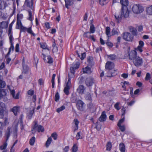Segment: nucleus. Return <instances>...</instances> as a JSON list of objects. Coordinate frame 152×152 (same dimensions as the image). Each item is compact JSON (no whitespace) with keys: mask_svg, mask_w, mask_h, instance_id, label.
Returning <instances> with one entry per match:
<instances>
[{"mask_svg":"<svg viewBox=\"0 0 152 152\" xmlns=\"http://www.w3.org/2000/svg\"><path fill=\"white\" fill-rule=\"evenodd\" d=\"M112 147V145L110 142H107L106 145V150L107 151H110V150Z\"/></svg>","mask_w":152,"mask_h":152,"instance_id":"nucleus-41","label":"nucleus"},{"mask_svg":"<svg viewBox=\"0 0 152 152\" xmlns=\"http://www.w3.org/2000/svg\"><path fill=\"white\" fill-rule=\"evenodd\" d=\"M108 57L110 60H115L117 57L116 56L115 54L110 55L108 56Z\"/></svg>","mask_w":152,"mask_h":152,"instance_id":"nucleus-42","label":"nucleus"},{"mask_svg":"<svg viewBox=\"0 0 152 152\" xmlns=\"http://www.w3.org/2000/svg\"><path fill=\"white\" fill-rule=\"evenodd\" d=\"M150 77V75L149 73H147L146 74V77H145V80H149Z\"/></svg>","mask_w":152,"mask_h":152,"instance_id":"nucleus-63","label":"nucleus"},{"mask_svg":"<svg viewBox=\"0 0 152 152\" xmlns=\"http://www.w3.org/2000/svg\"><path fill=\"white\" fill-rule=\"evenodd\" d=\"M57 136L58 135L57 133L54 132L51 134L50 137L48 138V147L50 145L52 141V140L51 137H53L54 140H57Z\"/></svg>","mask_w":152,"mask_h":152,"instance_id":"nucleus-11","label":"nucleus"},{"mask_svg":"<svg viewBox=\"0 0 152 152\" xmlns=\"http://www.w3.org/2000/svg\"><path fill=\"white\" fill-rule=\"evenodd\" d=\"M110 28L109 27H107L106 28V34L107 35L108 37H109L111 36L110 35Z\"/></svg>","mask_w":152,"mask_h":152,"instance_id":"nucleus-40","label":"nucleus"},{"mask_svg":"<svg viewBox=\"0 0 152 152\" xmlns=\"http://www.w3.org/2000/svg\"><path fill=\"white\" fill-rule=\"evenodd\" d=\"M7 143H5L0 147V149L1 150H4L2 152H7V150L5 149L7 148Z\"/></svg>","mask_w":152,"mask_h":152,"instance_id":"nucleus-29","label":"nucleus"},{"mask_svg":"<svg viewBox=\"0 0 152 152\" xmlns=\"http://www.w3.org/2000/svg\"><path fill=\"white\" fill-rule=\"evenodd\" d=\"M65 109V107L64 105H62L59 108H57L56 110V111L58 113H60Z\"/></svg>","mask_w":152,"mask_h":152,"instance_id":"nucleus-45","label":"nucleus"},{"mask_svg":"<svg viewBox=\"0 0 152 152\" xmlns=\"http://www.w3.org/2000/svg\"><path fill=\"white\" fill-rule=\"evenodd\" d=\"M83 73H86L87 74H90L91 72V69L88 66H87L83 69Z\"/></svg>","mask_w":152,"mask_h":152,"instance_id":"nucleus-20","label":"nucleus"},{"mask_svg":"<svg viewBox=\"0 0 152 152\" xmlns=\"http://www.w3.org/2000/svg\"><path fill=\"white\" fill-rule=\"evenodd\" d=\"M119 149L121 152H125V147L123 143H121L119 144Z\"/></svg>","mask_w":152,"mask_h":152,"instance_id":"nucleus-26","label":"nucleus"},{"mask_svg":"<svg viewBox=\"0 0 152 152\" xmlns=\"http://www.w3.org/2000/svg\"><path fill=\"white\" fill-rule=\"evenodd\" d=\"M53 62V58L50 56H48V63L52 64Z\"/></svg>","mask_w":152,"mask_h":152,"instance_id":"nucleus-56","label":"nucleus"},{"mask_svg":"<svg viewBox=\"0 0 152 152\" xmlns=\"http://www.w3.org/2000/svg\"><path fill=\"white\" fill-rule=\"evenodd\" d=\"M84 103L81 100H79L77 101L76 106L78 110L82 111L84 110L83 106Z\"/></svg>","mask_w":152,"mask_h":152,"instance_id":"nucleus-9","label":"nucleus"},{"mask_svg":"<svg viewBox=\"0 0 152 152\" xmlns=\"http://www.w3.org/2000/svg\"><path fill=\"white\" fill-rule=\"evenodd\" d=\"M86 56V53H81V57H80L81 60H83Z\"/></svg>","mask_w":152,"mask_h":152,"instance_id":"nucleus-62","label":"nucleus"},{"mask_svg":"<svg viewBox=\"0 0 152 152\" xmlns=\"http://www.w3.org/2000/svg\"><path fill=\"white\" fill-rule=\"evenodd\" d=\"M13 51L14 50V47L13 46V42L10 43V46L9 48L8 52L6 56V58L10 54V52L11 50Z\"/></svg>","mask_w":152,"mask_h":152,"instance_id":"nucleus-24","label":"nucleus"},{"mask_svg":"<svg viewBox=\"0 0 152 152\" xmlns=\"http://www.w3.org/2000/svg\"><path fill=\"white\" fill-rule=\"evenodd\" d=\"M28 12L29 17L28 19L31 21H32L33 19L31 11L30 10H28Z\"/></svg>","mask_w":152,"mask_h":152,"instance_id":"nucleus-34","label":"nucleus"},{"mask_svg":"<svg viewBox=\"0 0 152 152\" xmlns=\"http://www.w3.org/2000/svg\"><path fill=\"white\" fill-rule=\"evenodd\" d=\"M114 64L113 62L107 61L105 65V70L107 71V76L111 77L117 75L116 71L113 69Z\"/></svg>","mask_w":152,"mask_h":152,"instance_id":"nucleus-3","label":"nucleus"},{"mask_svg":"<svg viewBox=\"0 0 152 152\" xmlns=\"http://www.w3.org/2000/svg\"><path fill=\"white\" fill-rule=\"evenodd\" d=\"M90 33L89 31L85 32L84 33L83 36L84 37L89 38Z\"/></svg>","mask_w":152,"mask_h":152,"instance_id":"nucleus-47","label":"nucleus"},{"mask_svg":"<svg viewBox=\"0 0 152 152\" xmlns=\"http://www.w3.org/2000/svg\"><path fill=\"white\" fill-rule=\"evenodd\" d=\"M90 33H94L95 31V28L93 24H92L90 27Z\"/></svg>","mask_w":152,"mask_h":152,"instance_id":"nucleus-36","label":"nucleus"},{"mask_svg":"<svg viewBox=\"0 0 152 152\" xmlns=\"http://www.w3.org/2000/svg\"><path fill=\"white\" fill-rule=\"evenodd\" d=\"M129 59L132 61L134 65L136 67L142 66L143 61L142 58L137 56V53L135 50H132L128 52Z\"/></svg>","mask_w":152,"mask_h":152,"instance_id":"nucleus-2","label":"nucleus"},{"mask_svg":"<svg viewBox=\"0 0 152 152\" xmlns=\"http://www.w3.org/2000/svg\"><path fill=\"white\" fill-rule=\"evenodd\" d=\"M6 6V2L0 0V9H4Z\"/></svg>","mask_w":152,"mask_h":152,"instance_id":"nucleus-21","label":"nucleus"},{"mask_svg":"<svg viewBox=\"0 0 152 152\" xmlns=\"http://www.w3.org/2000/svg\"><path fill=\"white\" fill-rule=\"evenodd\" d=\"M118 126L119 127V129L122 132H124L125 131V128L124 126H121V125Z\"/></svg>","mask_w":152,"mask_h":152,"instance_id":"nucleus-57","label":"nucleus"},{"mask_svg":"<svg viewBox=\"0 0 152 152\" xmlns=\"http://www.w3.org/2000/svg\"><path fill=\"white\" fill-rule=\"evenodd\" d=\"M6 84L5 81L0 79V88H4L6 86ZM7 93L5 90L0 88V99L4 96L6 95Z\"/></svg>","mask_w":152,"mask_h":152,"instance_id":"nucleus-4","label":"nucleus"},{"mask_svg":"<svg viewBox=\"0 0 152 152\" xmlns=\"http://www.w3.org/2000/svg\"><path fill=\"white\" fill-rule=\"evenodd\" d=\"M7 87L10 91V93L12 95V97H13V96H14L15 93V90H11L10 88V86H7Z\"/></svg>","mask_w":152,"mask_h":152,"instance_id":"nucleus-52","label":"nucleus"},{"mask_svg":"<svg viewBox=\"0 0 152 152\" xmlns=\"http://www.w3.org/2000/svg\"><path fill=\"white\" fill-rule=\"evenodd\" d=\"M26 31L27 32L32 35L33 36H35V34L33 33L31 29V27H30L28 28H27Z\"/></svg>","mask_w":152,"mask_h":152,"instance_id":"nucleus-30","label":"nucleus"},{"mask_svg":"<svg viewBox=\"0 0 152 152\" xmlns=\"http://www.w3.org/2000/svg\"><path fill=\"white\" fill-rule=\"evenodd\" d=\"M119 103L118 102H117L114 105L115 108L117 109V110H118L120 109V108L119 107Z\"/></svg>","mask_w":152,"mask_h":152,"instance_id":"nucleus-64","label":"nucleus"},{"mask_svg":"<svg viewBox=\"0 0 152 152\" xmlns=\"http://www.w3.org/2000/svg\"><path fill=\"white\" fill-rule=\"evenodd\" d=\"M24 5L32 9L33 2L32 0H25Z\"/></svg>","mask_w":152,"mask_h":152,"instance_id":"nucleus-13","label":"nucleus"},{"mask_svg":"<svg viewBox=\"0 0 152 152\" xmlns=\"http://www.w3.org/2000/svg\"><path fill=\"white\" fill-rule=\"evenodd\" d=\"M120 3L122 7L119 14L116 13L114 15L115 18L118 23L121 21L123 17L127 18L129 15V11L127 8L129 4L128 0H120Z\"/></svg>","mask_w":152,"mask_h":152,"instance_id":"nucleus-1","label":"nucleus"},{"mask_svg":"<svg viewBox=\"0 0 152 152\" xmlns=\"http://www.w3.org/2000/svg\"><path fill=\"white\" fill-rule=\"evenodd\" d=\"M60 96L58 92H56L55 96V101L56 102H58Z\"/></svg>","mask_w":152,"mask_h":152,"instance_id":"nucleus-43","label":"nucleus"},{"mask_svg":"<svg viewBox=\"0 0 152 152\" xmlns=\"http://www.w3.org/2000/svg\"><path fill=\"white\" fill-rule=\"evenodd\" d=\"M35 141V138L34 137H33L29 140V144L32 146L34 145Z\"/></svg>","mask_w":152,"mask_h":152,"instance_id":"nucleus-33","label":"nucleus"},{"mask_svg":"<svg viewBox=\"0 0 152 152\" xmlns=\"http://www.w3.org/2000/svg\"><path fill=\"white\" fill-rule=\"evenodd\" d=\"M53 42L52 46L53 48L52 51L53 53L57 52L58 51V47L56 46V44L55 42V40L53 39L52 41Z\"/></svg>","mask_w":152,"mask_h":152,"instance_id":"nucleus-27","label":"nucleus"},{"mask_svg":"<svg viewBox=\"0 0 152 152\" xmlns=\"http://www.w3.org/2000/svg\"><path fill=\"white\" fill-rule=\"evenodd\" d=\"M65 4V6L67 9H69V6L72 5L74 3L73 0H64Z\"/></svg>","mask_w":152,"mask_h":152,"instance_id":"nucleus-16","label":"nucleus"},{"mask_svg":"<svg viewBox=\"0 0 152 152\" xmlns=\"http://www.w3.org/2000/svg\"><path fill=\"white\" fill-rule=\"evenodd\" d=\"M55 76H56L55 74H53L52 80H51V82L52 83V87L53 88H54V85H55L54 80H55Z\"/></svg>","mask_w":152,"mask_h":152,"instance_id":"nucleus-46","label":"nucleus"},{"mask_svg":"<svg viewBox=\"0 0 152 152\" xmlns=\"http://www.w3.org/2000/svg\"><path fill=\"white\" fill-rule=\"evenodd\" d=\"M80 65V63L79 62H76V63L72 65V67L75 68L74 69H77Z\"/></svg>","mask_w":152,"mask_h":152,"instance_id":"nucleus-50","label":"nucleus"},{"mask_svg":"<svg viewBox=\"0 0 152 152\" xmlns=\"http://www.w3.org/2000/svg\"><path fill=\"white\" fill-rule=\"evenodd\" d=\"M78 150V147L77 145L76 144H74L72 148V152H77Z\"/></svg>","mask_w":152,"mask_h":152,"instance_id":"nucleus-35","label":"nucleus"},{"mask_svg":"<svg viewBox=\"0 0 152 152\" xmlns=\"http://www.w3.org/2000/svg\"><path fill=\"white\" fill-rule=\"evenodd\" d=\"M94 79L91 76L87 77L85 81L86 84L88 87L91 86L94 83Z\"/></svg>","mask_w":152,"mask_h":152,"instance_id":"nucleus-8","label":"nucleus"},{"mask_svg":"<svg viewBox=\"0 0 152 152\" xmlns=\"http://www.w3.org/2000/svg\"><path fill=\"white\" fill-rule=\"evenodd\" d=\"M34 124L33 128L32 131H35L37 128V131L38 132H43L44 131V129L43 127L41 125H38L37 122L34 121Z\"/></svg>","mask_w":152,"mask_h":152,"instance_id":"nucleus-7","label":"nucleus"},{"mask_svg":"<svg viewBox=\"0 0 152 152\" xmlns=\"http://www.w3.org/2000/svg\"><path fill=\"white\" fill-rule=\"evenodd\" d=\"M123 39L125 41L132 42L133 39V36L130 33L128 32H124L122 34Z\"/></svg>","mask_w":152,"mask_h":152,"instance_id":"nucleus-5","label":"nucleus"},{"mask_svg":"<svg viewBox=\"0 0 152 152\" xmlns=\"http://www.w3.org/2000/svg\"><path fill=\"white\" fill-rule=\"evenodd\" d=\"M88 109L90 110H92L94 109V106L92 103L90 102L88 104Z\"/></svg>","mask_w":152,"mask_h":152,"instance_id":"nucleus-44","label":"nucleus"},{"mask_svg":"<svg viewBox=\"0 0 152 152\" xmlns=\"http://www.w3.org/2000/svg\"><path fill=\"white\" fill-rule=\"evenodd\" d=\"M11 127H8L5 134V136L6 138V141H7L10 136L11 134Z\"/></svg>","mask_w":152,"mask_h":152,"instance_id":"nucleus-15","label":"nucleus"},{"mask_svg":"<svg viewBox=\"0 0 152 152\" xmlns=\"http://www.w3.org/2000/svg\"><path fill=\"white\" fill-rule=\"evenodd\" d=\"M129 30L130 32L132 33V35L136 36L137 35V31L135 28L132 26H130L129 28Z\"/></svg>","mask_w":152,"mask_h":152,"instance_id":"nucleus-17","label":"nucleus"},{"mask_svg":"<svg viewBox=\"0 0 152 152\" xmlns=\"http://www.w3.org/2000/svg\"><path fill=\"white\" fill-rule=\"evenodd\" d=\"M147 13L150 15H152V5L148 7L147 9Z\"/></svg>","mask_w":152,"mask_h":152,"instance_id":"nucleus-32","label":"nucleus"},{"mask_svg":"<svg viewBox=\"0 0 152 152\" xmlns=\"http://www.w3.org/2000/svg\"><path fill=\"white\" fill-rule=\"evenodd\" d=\"M5 109V104L4 103L0 102V111H4Z\"/></svg>","mask_w":152,"mask_h":152,"instance_id":"nucleus-28","label":"nucleus"},{"mask_svg":"<svg viewBox=\"0 0 152 152\" xmlns=\"http://www.w3.org/2000/svg\"><path fill=\"white\" fill-rule=\"evenodd\" d=\"M40 45L41 48L43 49H45L47 48V45L45 43H40Z\"/></svg>","mask_w":152,"mask_h":152,"instance_id":"nucleus-53","label":"nucleus"},{"mask_svg":"<svg viewBox=\"0 0 152 152\" xmlns=\"http://www.w3.org/2000/svg\"><path fill=\"white\" fill-rule=\"evenodd\" d=\"M8 35L9 37V40L10 43H13L12 41L13 37L12 34L11 30V25L10 26V29L8 31Z\"/></svg>","mask_w":152,"mask_h":152,"instance_id":"nucleus-23","label":"nucleus"},{"mask_svg":"<svg viewBox=\"0 0 152 152\" xmlns=\"http://www.w3.org/2000/svg\"><path fill=\"white\" fill-rule=\"evenodd\" d=\"M71 79L70 78H68V81L66 84V87L70 88L71 86Z\"/></svg>","mask_w":152,"mask_h":152,"instance_id":"nucleus-51","label":"nucleus"},{"mask_svg":"<svg viewBox=\"0 0 152 152\" xmlns=\"http://www.w3.org/2000/svg\"><path fill=\"white\" fill-rule=\"evenodd\" d=\"M21 25H22L20 20L18 19L17 21L16 28L17 29H19L20 28V27Z\"/></svg>","mask_w":152,"mask_h":152,"instance_id":"nucleus-31","label":"nucleus"},{"mask_svg":"<svg viewBox=\"0 0 152 152\" xmlns=\"http://www.w3.org/2000/svg\"><path fill=\"white\" fill-rule=\"evenodd\" d=\"M20 107H19L14 106L11 109V111L13 112L15 115H17L18 112L19 110Z\"/></svg>","mask_w":152,"mask_h":152,"instance_id":"nucleus-18","label":"nucleus"},{"mask_svg":"<svg viewBox=\"0 0 152 152\" xmlns=\"http://www.w3.org/2000/svg\"><path fill=\"white\" fill-rule=\"evenodd\" d=\"M107 117L105 112L103 111L101 115L99 118L98 119L100 122H104L106 121Z\"/></svg>","mask_w":152,"mask_h":152,"instance_id":"nucleus-12","label":"nucleus"},{"mask_svg":"<svg viewBox=\"0 0 152 152\" xmlns=\"http://www.w3.org/2000/svg\"><path fill=\"white\" fill-rule=\"evenodd\" d=\"M27 28L21 25L20 27V31L25 32L26 31Z\"/></svg>","mask_w":152,"mask_h":152,"instance_id":"nucleus-59","label":"nucleus"},{"mask_svg":"<svg viewBox=\"0 0 152 152\" xmlns=\"http://www.w3.org/2000/svg\"><path fill=\"white\" fill-rule=\"evenodd\" d=\"M85 98L87 100H89L91 101V95L90 94H87L86 95Z\"/></svg>","mask_w":152,"mask_h":152,"instance_id":"nucleus-48","label":"nucleus"},{"mask_svg":"<svg viewBox=\"0 0 152 152\" xmlns=\"http://www.w3.org/2000/svg\"><path fill=\"white\" fill-rule=\"evenodd\" d=\"M70 100L72 103H75L78 101L77 100V97L74 96H71L70 98Z\"/></svg>","mask_w":152,"mask_h":152,"instance_id":"nucleus-37","label":"nucleus"},{"mask_svg":"<svg viewBox=\"0 0 152 152\" xmlns=\"http://www.w3.org/2000/svg\"><path fill=\"white\" fill-rule=\"evenodd\" d=\"M7 26V23L5 21H2L0 23V28H6Z\"/></svg>","mask_w":152,"mask_h":152,"instance_id":"nucleus-25","label":"nucleus"},{"mask_svg":"<svg viewBox=\"0 0 152 152\" xmlns=\"http://www.w3.org/2000/svg\"><path fill=\"white\" fill-rule=\"evenodd\" d=\"M93 59V58L91 56H88L87 57V62L88 66H92L94 65V62Z\"/></svg>","mask_w":152,"mask_h":152,"instance_id":"nucleus-14","label":"nucleus"},{"mask_svg":"<svg viewBox=\"0 0 152 152\" xmlns=\"http://www.w3.org/2000/svg\"><path fill=\"white\" fill-rule=\"evenodd\" d=\"M35 109V108H33L32 110H30L28 113L27 116L28 119H31V118L33 114L34 113Z\"/></svg>","mask_w":152,"mask_h":152,"instance_id":"nucleus-19","label":"nucleus"},{"mask_svg":"<svg viewBox=\"0 0 152 152\" xmlns=\"http://www.w3.org/2000/svg\"><path fill=\"white\" fill-rule=\"evenodd\" d=\"M99 4L101 5L106 4L108 2V0H99Z\"/></svg>","mask_w":152,"mask_h":152,"instance_id":"nucleus-38","label":"nucleus"},{"mask_svg":"<svg viewBox=\"0 0 152 152\" xmlns=\"http://www.w3.org/2000/svg\"><path fill=\"white\" fill-rule=\"evenodd\" d=\"M18 131V126H15L13 128V132L14 134L16 135Z\"/></svg>","mask_w":152,"mask_h":152,"instance_id":"nucleus-54","label":"nucleus"},{"mask_svg":"<svg viewBox=\"0 0 152 152\" xmlns=\"http://www.w3.org/2000/svg\"><path fill=\"white\" fill-rule=\"evenodd\" d=\"M132 10L135 14H139L141 13L143 11V7L139 4H135L133 6Z\"/></svg>","mask_w":152,"mask_h":152,"instance_id":"nucleus-6","label":"nucleus"},{"mask_svg":"<svg viewBox=\"0 0 152 152\" xmlns=\"http://www.w3.org/2000/svg\"><path fill=\"white\" fill-rule=\"evenodd\" d=\"M86 89V87L83 85H80L77 89V91L78 93L81 95L84 93V92Z\"/></svg>","mask_w":152,"mask_h":152,"instance_id":"nucleus-10","label":"nucleus"},{"mask_svg":"<svg viewBox=\"0 0 152 152\" xmlns=\"http://www.w3.org/2000/svg\"><path fill=\"white\" fill-rule=\"evenodd\" d=\"M23 70L22 71V72L25 74H27L28 73L29 71V67L26 65H23Z\"/></svg>","mask_w":152,"mask_h":152,"instance_id":"nucleus-22","label":"nucleus"},{"mask_svg":"<svg viewBox=\"0 0 152 152\" xmlns=\"http://www.w3.org/2000/svg\"><path fill=\"white\" fill-rule=\"evenodd\" d=\"M70 89V88L68 87H65L64 88V91L66 95H68L70 93L69 91V90Z\"/></svg>","mask_w":152,"mask_h":152,"instance_id":"nucleus-39","label":"nucleus"},{"mask_svg":"<svg viewBox=\"0 0 152 152\" xmlns=\"http://www.w3.org/2000/svg\"><path fill=\"white\" fill-rule=\"evenodd\" d=\"M81 132H78L77 134L76 138L77 140H79L82 138V137L80 135Z\"/></svg>","mask_w":152,"mask_h":152,"instance_id":"nucleus-58","label":"nucleus"},{"mask_svg":"<svg viewBox=\"0 0 152 152\" xmlns=\"http://www.w3.org/2000/svg\"><path fill=\"white\" fill-rule=\"evenodd\" d=\"M118 35V33L117 30L114 28H113L112 30V35Z\"/></svg>","mask_w":152,"mask_h":152,"instance_id":"nucleus-49","label":"nucleus"},{"mask_svg":"<svg viewBox=\"0 0 152 152\" xmlns=\"http://www.w3.org/2000/svg\"><path fill=\"white\" fill-rule=\"evenodd\" d=\"M125 108L124 107H123L121 109V112L122 113V114L121 115L122 117L123 116H124V115L125 114Z\"/></svg>","mask_w":152,"mask_h":152,"instance_id":"nucleus-61","label":"nucleus"},{"mask_svg":"<svg viewBox=\"0 0 152 152\" xmlns=\"http://www.w3.org/2000/svg\"><path fill=\"white\" fill-rule=\"evenodd\" d=\"M34 91L31 89H30L28 90L27 92L28 94L31 96H32L34 94Z\"/></svg>","mask_w":152,"mask_h":152,"instance_id":"nucleus-60","label":"nucleus"},{"mask_svg":"<svg viewBox=\"0 0 152 152\" xmlns=\"http://www.w3.org/2000/svg\"><path fill=\"white\" fill-rule=\"evenodd\" d=\"M124 119L125 117L124 116L122 119H121L119 120L117 124V125H121V124L124 121Z\"/></svg>","mask_w":152,"mask_h":152,"instance_id":"nucleus-55","label":"nucleus"}]
</instances>
